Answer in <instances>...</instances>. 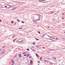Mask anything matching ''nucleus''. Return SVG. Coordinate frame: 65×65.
Instances as JSON below:
<instances>
[{"mask_svg": "<svg viewBox=\"0 0 65 65\" xmlns=\"http://www.w3.org/2000/svg\"><path fill=\"white\" fill-rule=\"evenodd\" d=\"M54 13V12H51V14H52V13Z\"/></svg>", "mask_w": 65, "mask_h": 65, "instance_id": "nucleus-24", "label": "nucleus"}, {"mask_svg": "<svg viewBox=\"0 0 65 65\" xmlns=\"http://www.w3.org/2000/svg\"><path fill=\"white\" fill-rule=\"evenodd\" d=\"M17 21H18V22H20V20H17Z\"/></svg>", "mask_w": 65, "mask_h": 65, "instance_id": "nucleus-13", "label": "nucleus"}, {"mask_svg": "<svg viewBox=\"0 0 65 65\" xmlns=\"http://www.w3.org/2000/svg\"><path fill=\"white\" fill-rule=\"evenodd\" d=\"M2 54H4L5 53V52L4 51V50H3L2 52Z\"/></svg>", "mask_w": 65, "mask_h": 65, "instance_id": "nucleus-1", "label": "nucleus"}, {"mask_svg": "<svg viewBox=\"0 0 65 65\" xmlns=\"http://www.w3.org/2000/svg\"><path fill=\"white\" fill-rule=\"evenodd\" d=\"M40 21V19H38L36 20V21Z\"/></svg>", "mask_w": 65, "mask_h": 65, "instance_id": "nucleus-10", "label": "nucleus"}, {"mask_svg": "<svg viewBox=\"0 0 65 65\" xmlns=\"http://www.w3.org/2000/svg\"><path fill=\"white\" fill-rule=\"evenodd\" d=\"M24 56H27V54H24Z\"/></svg>", "mask_w": 65, "mask_h": 65, "instance_id": "nucleus-21", "label": "nucleus"}, {"mask_svg": "<svg viewBox=\"0 0 65 65\" xmlns=\"http://www.w3.org/2000/svg\"><path fill=\"white\" fill-rule=\"evenodd\" d=\"M62 20H64V18H62Z\"/></svg>", "mask_w": 65, "mask_h": 65, "instance_id": "nucleus-39", "label": "nucleus"}, {"mask_svg": "<svg viewBox=\"0 0 65 65\" xmlns=\"http://www.w3.org/2000/svg\"><path fill=\"white\" fill-rule=\"evenodd\" d=\"M19 57H21V54H19Z\"/></svg>", "mask_w": 65, "mask_h": 65, "instance_id": "nucleus-5", "label": "nucleus"}, {"mask_svg": "<svg viewBox=\"0 0 65 65\" xmlns=\"http://www.w3.org/2000/svg\"><path fill=\"white\" fill-rule=\"evenodd\" d=\"M40 61H42V57H41L40 58Z\"/></svg>", "mask_w": 65, "mask_h": 65, "instance_id": "nucleus-6", "label": "nucleus"}, {"mask_svg": "<svg viewBox=\"0 0 65 65\" xmlns=\"http://www.w3.org/2000/svg\"><path fill=\"white\" fill-rule=\"evenodd\" d=\"M32 63H33V61H32V60H31L30 62V64H32Z\"/></svg>", "mask_w": 65, "mask_h": 65, "instance_id": "nucleus-2", "label": "nucleus"}, {"mask_svg": "<svg viewBox=\"0 0 65 65\" xmlns=\"http://www.w3.org/2000/svg\"><path fill=\"white\" fill-rule=\"evenodd\" d=\"M5 47V46H4L3 47H2V48H4V47Z\"/></svg>", "mask_w": 65, "mask_h": 65, "instance_id": "nucleus-19", "label": "nucleus"}, {"mask_svg": "<svg viewBox=\"0 0 65 65\" xmlns=\"http://www.w3.org/2000/svg\"><path fill=\"white\" fill-rule=\"evenodd\" d=\"M52 59H55V60H56V57H55V58H54V57H53V58H52Z\"/></svg>", "mask_w": 65, "mask_h": 65, "instance_id": "nucleus-9", "label": "nucleus"}, {"mask_svg": "<svg viewBox=\"0 0 65 65\" xmlns=\"http://www.w3.org/2000/svg\"><path fill=\"white\" fill-rule=\"evenodd\" d=\"M21 23H24V21H22L21 22Z\"/></svg>", "mask_w": 65, "mask_h": 65, "instance_id": "nucleus-23", "label": "nucleus"}, {"mask_svg": "<svg viewBox=\"0 0 65 65\" xmlns=\"http://www.w3.org/2000/svg\"><path fill=\"white\" fill-rule=\"evenodd\" d=\"M1 49H0V52H1Z\"/></svg>", "mask_w": 65, "mask_h": 65, "instance_id": "nucleus-41", "label": "nucleus"}, {"mask_svg": "<svg viewBox=\"0 0 65 65\" xmlns=\"http://www.w3.org/2000/svg\"><path fill=\"white\" fill-rule=\"evenodd\" d=\"M2 22V20L0 19V22Z\"/></svg>", "mask_w": 65, "mask_h": 65, "instance_id": "nucleus-33", "label": "nucleus"}, {"mask_svg": "<svg viewBox=\"0 0 65 65\" xmlns=\"http://www.w3.org/2000/svg\"><path fill=\"white\" fill-rule=\"evenodd\" d=\"M38 65H39V64H38Z\"/></svg>", "mask_w": 65, "mask_h": 65, "instance_id": "nucleus-45", "label": "nucleus"}, {"mask_svg": "<svg viewBox=\"0 0 65 65\" xmlns=\"http://www.w3.org/2000/svg\"><path fill=\"white\" fill-rule=\"evenodd\" d=\"M13 23H14V22L13 21H12L11 22V23H12V24H13Z\"/></svg>", "mask_w": 65, "mask_h": 65, "instance_id": "nucleus-12", "label": "nucleus"}, {"mask_svg": "<svg viewBox=\"0 0 65 65\" xmlns=\"http://www.w3.org/2000/svg\"><path fill=\"white\" fill-rule=\"evenodd\" d=\"M50 64H52V62H50Z\"/></svg>", "mask_w": 65, "mask_h": 65, "instance_id": "nucleus-25", "label": "nucleus"}, {"mask_svg": "<svg viewBox=\"0 0 65 65\" xmlns=\"http://www.w3.org/2000/svg\"><path fill=\"white\" fill-rule=\"evenodd\" d=\"M34 23L35 24H36L37 23V22H36V21H34Z\"/></svg>", "mask_w": 65, "mask_h": 65, "instance_id": "nucleus-15", "label": "nucleus"}, {"mask_svg": "<svg viewBox=\"0 0 65 65\" xmlns=\"http://www.w3.org/2000/svg\"><path fill=\"white\" fill-rule=\"evenodd\" d=\"M24 54H26V52H24L23 53Z\"/></svg>", "mask_w": 65, "mask_h": 65, "instance_id": "nucleus-32", "label": "nucleus"}, {"mask_svg": "<svg viewBox=\"0 0 65 65\" xmlns=\"http://www.w3.org/2000/svg\"><path fill=\"white\" fill-rule=\"evenodd\" d=\"M48 27V28H50V27Z\"/></svg>", "mask_w": 65, "mask_h": 65, "instance_id": "nucleus-42", "label": "nucleus"}, {"mask_svg": "<svg viewBox=\"0 0 65 65\" xmlns=\"http://www.w3.org/2000/svg\"><path fill=\"white\" fill-rule=\"evenodd\" d=\"M39 1L40 2H42V0H39Z\"/></svg>", "mask_w": 65, "mask_h": 65, "instance_id": "nucleus-20", "label": "nucleus"}, {"mask_svg": "<svg viewBox=\"0 0 65 65\" xmlns=\"http://www.w3.org/2000/svg\"><path fill=\"white\" fill-rule=\"evenodd\" d=\"M44 61H45V62H46V60H44Z\"/></svg>", "mask_w": 65, "mask_h": 65, "instance_id": "nucleus-40", "label": "nucleus"}, {"mask_svg": "<svg viewBox=\"0 0 65 65\" xmlns=\"http://www.w3.org/2000/svg\"><path fill=\"white\" fill-rule=\"evenodd\" d=\"M30 58H31V56H29V58L30 59Z\"/></svg>", "mask_w": 65, "mask_h": 65, "instance_id": "nucleus-29", "label": "nucleus"}, {"mask_svg": "<svg viewBox=\"0 0 65 65\" xmlns=\"http://www.w3.org/2000/svg\"><path fill=\"white\" fill-rule=\"evenodd\" d=\"M33 44H35V43L34 42L33 43Z\"/></svg>", "mask_w": 65, "mask_h": 65, "instance_id": "nucleus-35", "label": "nucleus"}, {"mask_svg": "<svg viewBox=\"0 0 65 65\" xmlns=\"http://www.w3.org/2000/svg\"><path fill=\"white\" fill-rule=\"evenodd\" d=\"M38 62L39 63H40V61H38Z\"/></svg>", "mask_w": 65, "mask_h": 65, "instance_id": "nucleus-34", "label": "nucleus"}, {"mask_svg": "<svg viewBox=\"0 0 65 65\" xmlns=\"http://www.w3.org/2000/svg\"><path fill=\"white\" fill-rule=\"evenodd\" d=\"M51 38L52 39H55V38L53 37H51Z\"/></svg>", "mask_w": 65, "mask_h": 65, "instance_id": "nucleus-3", "label": "nucleus"}, {"mask_svg": "<svg viewBox=\"0 0 65 65\" xmlns=\"http://www.w3.org/2000/svg\"><path fill=\"white\" fill-rule=\"evenodd\" d=\"M35 39L37 40H39V39H38L35 38Z\"/></svg>", "mask_w": 65, "mask_h": 65, "instance_id": "nucleus-14", "label": "nucleus"}, {"mask_svg": "<svg viewBox=\"0 0 65 65\" xmlns=\"http://www.w3.org/2000/svg\"><path fill=\"white\" fill-rule=\"evenodd\" d=\"M46 2H42V3H45Z\"/></svg>", "mask_w": 65, "mask_h": 65, "instance_id": "nucleus-37", "label": "nucleus"}, {"mask_svg": "<svg viewBox=\"0 0 65 65\" xmlns=\"http://www.w3.org/2000/svg\"><path fill=\"white\" fill-rule=\"evenodd\" d=\"M64 13H62V15H64Z\"/></svg>", "mask_w": 65, "mask_h": 65, "instance_id": "nucleus-38", "label": "nucleus"}, {"mask_svg": "<svg viewBox=\"0 0 65 65\" xmlns=\"http://www.w3.org/2000/svg\"><path fill=\"white\" fill-rule=\"evenodd\" d=\"M12 63H14V62H13V60H12Z\"/></svg>", "mask_w": 65, "mask_h": 65, "instance_id": "nucleus-16", "label": "nucleus"}, {"mask_svg": "<svg viewBox=\"0 0 65 65\" xmlns=\"http://www.w3.org/2000/svg\"><path fill=\"white\" fill-rule=\"evenodd\" d=\"M36 56H37H37H38V54H37V53L36 54Z\"/></svg>", "mask_w": 65, "mask_h": 65, "instance_id": "nucleus-22", "label": "nucleus"}, {"mask_svg": "<svg viewBox=\"0 0 65 65\" xmlns=\"http://www.w3.org/2000/svg\"><path fill=\"white\" fill-rule=\"evenodd\" d=\"M16 39H17V38H16L15 39H14V40H13V42H14V41H15V40H16Z\"/></svg>", "mask_w": 65, "mask_h": 65, "instance_id": "nucleus-8", "label": "nucleus"}, {"mask_svg": "<svg viewBox=\"0 0 65 65\" xmlns=\"http://www.w3.org/2000/svg\"><path fill=\"white\" fill-rule=\"evenodd\" d=\"M56 40H58V39L57 38H56Z\"/></svg>", "mask_w": 65, "mask_h": 65, "instance_id": "nucleus-31", "label": "nucleus"}, {"mask_svg": "<svg viewBox=\"0 0 65 65\" xmlns=\"http://www.w3.org/2000/svg\"><path fill=\"white\" fill-rule=\"evenodd\" d=\"M33 51H35V50H33Z\"/></svg>", "mask_w": 65, "mask_h": 65, "instance_id": "nucleus-43", "label": "nucleus"}, {"mask_svg": "<svg viewBox=\"0 0 65 65\" xmlns=\"http://www.w3.org/2000/svg\"><path fill=\"white\" fill-rule=\"evenodd\" d=\"M27 56L28 57L29 56V55L28 54H27Z\"/></svg>", "mask_w": 65, "mask_h": 65, "instance_id": "nucleus-27", "label": "nucleus"}, {"mask_svg": "<svg viewBox=\"0 0 65 65\" xmlns=\"http://www.w3.org/2000/svg\"><path fill=\"white\" fill-rule=\"evenodd\" d=\"M19 29H22V27H20L19 28Z\"/></svg>", "mask_w": 65, "mask_h": 65, "instance_id": "nucleus-18", "label": "nucleus"}, {"mask_svg": "<svg viewBox=\"0 0 65 65\" xmlns=\"http://www.w3.org/2000/svg\"><path fill=\"white\" fill-rule=\"evenodd\" d=\"M23 40H22L21 41H20L19 42H23Z\"/></svg>", "mask_w": 65, "mask_h": 65, "instance_id": "nucleus-11", "label": "nucleus"}, {"mask_svg": "<svg viewBox=\"0 0 65 65\" xmlns=\"http://www.w3.org/2000/svg\"><path fill=\"white\" fill-rule=\"evenodd\" d=\"M17 8H14L12 9V10H14V9H17Z\"/></svg>", "mask_w": 65, "mask_h": 65, "instance_id": "nucleus-4", "label": "nucleus"}, {"mask_svg": "<svg viewBox=\"0 0 65 65\" xmlns=\"http://www.w3.org/2000/svg\"><path fill=\"white\" fill-rule=\"evenodd\" d=\"M7 6H10V5H9V4H7Z\"/></svg>", "mask_w": 65, "mask_h": 65, "instance_id": "nucleus-7", "label": "nucleus"}, {"mask_svg": "<svg viewBox=\"0 0 65 65\" xmlns=\"http://www.w3.org/2000/svg\"><path fill=\"white\" fill-rule=\"evenodd\" d=\"M30 32H31V31H30Z\"/></svg>", "mask_w": 65, "mask_h": 65, "instance_id": "nucleus-44", "label": "nucleus"}, {"mask_svg": "<svg viewBox=\"0 0 65 65\" xmlns=\"http://www.w3.org/2000/svg\"><path fill=\"white\" fill-rule=\"evenodd\" d=\"M46 62H48V60H46Z\"/></svg>", "mask_w": 65, "mask_h": 65, "instance_id": "nucleus-30", "label": "nucleus"}, {"mask_svg": "<svg viewBox=\"0 0 65 65\" xmlns=\"http://www.w3.org/2000/svg\"><path fill=\"white\" fill-rule=\"evenodd\" d=\"M26 50H27V51H29V49L28 48Z\"/></svg>", "mask_w": 65, "mask_h": 65, "instance_id": "nucleus-17", "label": "nucleus"}, {"mask_svg": "<svg viewBox=\"0 0 65 65\" xmlns=\"http://www.w3.org/2000/svg\"><path fill=\"white\" fill-rule=\"evenodd\" d=\"M45 1V0H42V1Z\"/></svg>", "mask_w": 65, "mask_h": 65, "instance_id": "nucleus-28", "label": "nucleus"}, {"mask_svg": "<svg viewBox=\"0 0 65 65\" xmlns=\"http://www.w3.org/2000/svg\"><path fill=\"white\" fill-rule=\"evenodd\" d=\"M5 8H6L7 7V6H5Z\"/></svg>", "mask_w": 65, "mask_h": 65, "instance_id": "nucleus-26", "label": "nucleus"}, {"mask_svg": "<svg viewBox=\"0 0 65 65\" xmlns=\"http://www.w3.org/2000/svg\"><path fill=\"white\" fill-rule=\"evenodd\" d=\"M36 47L38 48V46H36Z\"/></svg>", "mask_w": 65, "mask_h": 65, "instance_id": "nucleus-36", "label": "nucleus"}]
</instances>
